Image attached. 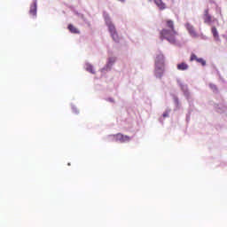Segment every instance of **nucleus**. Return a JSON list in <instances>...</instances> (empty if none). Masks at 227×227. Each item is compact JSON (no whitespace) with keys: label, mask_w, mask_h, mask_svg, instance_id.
Segmentation results:
<instances>
[{"label":"nucleus","mask_w":227,"mask_h":227,"mask_svg":"<svg viewBox=\"0 0 227 227\" xmlns=\"http://www.w3.org/2000/svg\"><path fill=\"white\" fill-rule=\"evenodd\" d=\"M114 137L115 138V140L120 141V143H129V141H130V137L123 135L121 133L114 135Z\"/></svg>","instance_id":"nucleus-5"},{"label":"nucleus","mask_w":227,"mask_h":227,"mask_svg":"<svg viewBox=\"0 0 227 227\" xmlns=\"http://www.w3.org/2000/svg\"><path fill=\"white\" fill-rule=\"evenodd\" d=\"M177 35L178 32H176L175 29L163 28L160 32V40L165 39L167 42H169V43H176Z\"/></svg>","instance_id":"nucleus-1"},{"label":"nucleus","mask_w":227,"mask_h":227,"mask_svg":"<svg viewBox=\"0 0 227 227\" xmlns=\"http://www.w3.org/2000/svg\"><path fill=\"white\" fill-rule=\"evenodd\" d=\"M209 88H211V90H214V91H217V86H215V84L210 83Z\"/></svg>","instance_id":"nucleus-15"},{"label":"nucleus","mask_w":227,"mask_h":227,"mask_svg":"<svg viewBox=\"0 0 227 227\" xmlns=\"http://www.w3.org/2000/svg\"><path fill=\"white\" fill-rule=\"evenodd\" d=\"M106 24L109 29V33L114 40V42H120V36L118 35V32L116 31V27L111 21V19L106 18Z\"/></svg>","instance_id":"nucleus-2"},{"label":"nucleus","mask_w":227,"mask_h":227,"mask_svg":"<svg viewBox=\"0 0 227 227\" xmlns=\"http://www.w3.org/2000/svg\"><path fill=\"white\" fill-rule=\"evenodd\" d=\"M67 28L69 29L70 33H73L74 35H79L80 33L79 29L72 24H69Z\"/></svg>","instance_id":"nucleus-11"},{"label":"nucleus","mask_w":227,"mask_h":227,"mask_svg":"<svg viewBox=\"0 0 227 227\" xmlns=\"http://www.w3.org/2000/svg\"><path fill=\"white\" fill-rule=\"evenodd\" d=\"M190 61H197V63H200L202 67H205V65H207V61H205V59L198 58V56H196V54L194 53H192Z\"/></svg>","instance_id":"nucleus-6"},{"label":"nucleus","mask_w":227,"mask_h":227,"mask_svg":"<svg viewBox=\"0 0 227 227\" xmlns=\"http://www.w3.org/2000/svg\"><path fill=\"white\" fill-rule=\"evenodd\" d=\"M29 13L30 15H33V17H36V0L33 1V4L30 6Z\"/></svg>","instance_id":"nucleus-8"},{"label":"nucleus","mask_w":227,"mask_h":227,"mask_svg":"<svg viewBox=\"0 0 227 227\" xmlns=\"http://www.w3.org/2000/svg\"><path fill=\"white\" fill-rule=\"evenodd\" d=\"M177 70H180L182 72H184L185 70H189V65L185 62H181V63L177 64Z\"/></svg>","instance_id":"nucleus-9"},{"label":"nucleus","mask_w":227,"mask_h":227,"mask_svg":"<svg viewBox=\"0 0 227 227\" xmlns=\"http://www.w3.org/2000/svg\"><path fill=\"white\" fill-rule=\"evenodd\" d=\"M153 2L160 10H166V4H164L162 0H153Z\"/></svg>","instance_id":"nucleus-10"},{"label":"nucleus","mask_w":227,"mask_h":227,"mask_svg":"<svg viewBox=\"0 0 227 227\" xmlns=\"http://www.w3.org/2000/svg\"><path fill=\"white\" fill-rule=\"evenodd\" d=\"M86 70L87 72H90V74H95V72H93V66H91L90 64L86 65Z\"/></svg>","instance_id":"nucleus-14"},{"label":"nucleus","mask_w":227,"mask_h":227,"mask_svg":"<svg viewBox=\"0 0 227 227\" xmlns=\"http://www.w3.org/2000/svg\"><path fill=\"white\" fill-rule=\"evenodd\" d=\"M166 27H168V29H175V22L171 20H165Z\"/></svg>","instance_id":"nucleus-12"},{"label":"nucleus","mask_w":227,"mask_h":227,"mask_svg":"<svg viewBox=\"0 0 227 227\" xmlns=\"http://www.w3.org/2000/svg\"><path fill=\"white\" fill-rule=\"evenodd\" d=\"M184 27L187 29L192 38H198V36H200V35H198V32H196L194 26H192L191 23H185Z\"/></svg>","instance_id":"nucleus-4"},{"label":"nucleus","mask_w":227,"mask_h":227,"mask_svg":"<svg viewBox=\"0 0 227 227\" xmlns=\"http://www.w3.org/2000/svg\"><path fill=\"white\" fill-rule=\"evenodd\" d=\"M120 3H125V0H118Z\"/></svg>","instance_id":"nucleus-17"},{"label":"nucleus","mask_w":227,"mask_h":227,"mask_svg":"<svg viewBox=\"0 0 227 227\" xmlns=\"http://www.w3.org/2000/svg\"><path fill=\"white\" fill-rule=\"evenodd\" d=\"M204 22L205 24H211L212 23V16L208 13V9L204 11Z\"/></svg>","instance_id":"nucleus-7"},{"label":"nucleus","mask_w":227,"mask_h":227,"mask_svg":"<svg viewBox=\"0 0 227 227\" xmlns=\"http://www.w3.org/2000/svg\"><path fill=\"white\" fill-rule=\"evenodd\" d=\"M211 31L215 38H219V33L217 32V28H215V27H213Z\"/></svg>","instance_id":"nucleus-13"},{"label":"nucleus","mask_w":227,"mask_h":227,"mask_svg":"<svg viewBox=\"0 0 227 227\" xmlns=\"http://www.w3.org/2000/svg\"><path fill=\"white\" fill-rule=\"evenodd\" d=\"M168 117V114H163V118Z\"/></svg>","instance_id":"nucleus-16"},{"label":"nucleus","mask_w":227,"mask_h":227,"mask_svg":"<svg viewBox=\"0 0 227 227\" xmlns=\"http://www.w3.org/2000/svg\"><path fill=\"white\" fill-rule=\"evenodd\" d=\"M164 55H159L156 58V74L158 77H162L164 74Z\"/></svg>","instance_id":"nucleus-3"},{"label":"nucleus","mask_w":227,"mask_h":227,"mask_svg":"<svg viewBox=\"0 0 227 227\" xmlns=\"http://www.w3.org/2000/svg\"><path fill=\"white\" fill-rule=\"evenodd\" d=\"M68 166H70V163H68Z\"/></svg>","instance_id":"nucleus-18"}]
</instances>
